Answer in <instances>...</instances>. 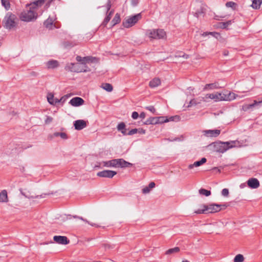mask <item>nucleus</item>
Masks as SVG:
<instances>
[{
    "label": "nucleus",
    "mask_w": 262,
    "mask_h": 262,
    "mask_svg": "<svg viewBox=\"0 0 262 262\" xmlns=\"http://www.w3.org/2000/svg\"><path fill=\"white\" fill-rule=\"evenodd\" d=\"M146 34L151 39H157L163 38L166 35V33L162 29H152L147 30Z\"/></svg>",
    "instance_id": "0eeeda50"
},
{
    "label": "nucleus",
    "mask_w": 262,
    "mask_h": 262,
    "mask_svg": "<svg viewBox=\"0 0 262 262\" xmlns=\"http://www.w3.org/2000/svg\"><path fill=\"white\" fill-rule=\"evenodd\" d=\"M74 218H78V219H80V220L85 222V223H88L89 225H90L92 226H95V227H99V226H98V225H97L96 224H93V223H90L88 221H87L86 220H84V219H83L82 217H78V216H74Z\"/></svg>",
    "instance_id": "a19ab883"
},
{
    "label": "nucleus",
    "mask_w": 262,
    "mask_h": 262,
    "mask_svg": "<svg viewBox=\"0 0 262 262\" xmlns=\"http://www.w3.org/2000/svg\"><path fill=\"white\" fill-rule=\"evenodd\" d=\"M76 60L77 61L81 62V64L83 65L84 64V57H82L80 56H77L76 57Z\"/></svg>",
    "instance_id": "de8ad7c7"
},
{
    "label": "nucleus",
    "mask_w": 262,
    "mask_h": 262,
    "mask_svg": "<svg viewBox=\"0 0 262 262\" xmlns=\"http://www.w3.org/2000/svg\"><path fill=\"white\" fill-rule=\"evenodd\" d=\"M8 201L7 192L6 190H3L0 192V202H7Z\"/></svg>",
    "instance_id": "a878e982"
},
{
    "label": "nucleus",
    "mask_w": 262,
    "mask_h": 262,
    "mask_svg": "<svg viewBox=\"0 0 262 262\" xmlns=\"http://www.w3.org/2000/svg\"><path fill=\"white\" fill-rule=\"evenodd\" d=\"M146 108L153 113H155L156 112V110L153 106H147Z\"/></svg>",
    "instance_id": "603ef678"
},
{
    "label": "nucleus",
    "mask_w": 262,
    "mask_h": 262,
    "mask_svg": "<svg viewBox=\"0 0 262 262\" xmlns=\"http://www.w3.org/2000/svg\"><path fill=\"white\" fill-rule=\"evenodd\" d=\"M251 108H252V105H251V104H246L243 106V110L244 111H246Z\"/></svg>",
    "instance_id": "3c124183"
},
{
    "label": "nucleus",
    "mask_w": 262,
    "mask_h": 262,
    "mask_svg": "<svg viewBox=\"0 0 262 262\" xmlns=\"http://www.w3.org/2000/svg\"><path fill=\"white\" fill-rule=\"evenodd\" d=\"M247 185L251 188L256 189L259 186V182L256 178H251L248 180Z\"/></svg>",
    "instance_id": "ddd939ff"
},
{
    "label": "nucleus",
    "mask_w": 262,
    "mask_h": 262,
    "mask_svg": "<svg viewBox=\"0 0 262 262\" xmlns=\"http://www.w3.org/2000/svg\"><path fill=\"white\" fill-rule=\"evenodd\" d=\"M233 21L231 20H228L226 22L220 23L219 27L222 29H227L228 27L230 26Z\"/></svg>",
    "instance_id": "c85d7f7f"
},
{
    "label": "nucleus",
    "mask_w": 262,
    "mask_h": 262,
    "mask_svg": "<svg viewBox=\"0 0 262 262\" xmlns=\"http://www.w3.org/2000/svg\"><path fill=\"white\" fill-rule=\"evenodd\" d=\"M177 56L183 57L185 58L186 59L188 58V55H186V54H184L183 55H181V54H180L179 55H178Z\"/></svg>",
    "instance_id": "0e129e2a"
},
{
    "label": "nucleus",
    "mask_w": 262,
    "mask_h": 262,
    "mask_svg": "<svg viewBox=\"0 0 262 262\" xmlns=\"http://www.w3.org/2000/svg\"><path fill=\"white\" fill-rule=\"evenodd\" d=\"M157 124L159 123H163L165 122H168L170 121L173 120V117H171L169 119H168L166 117H157Z\"/></svg>",
    "instance_id": "b1692460"
},
{
    "label": "nucleus",
    "mask_w": 262,
    "mask_h": 262,
    "mask_svg": "<svg viewBox=\"0 0 262 262\" xmlns=\"http://www.w3.org/2000/svg\"><path fill=\"white\" fill-rule=\"evenodd\" d=\"M120 22V15L118 13H116L112 21L113 26H115V25L119 23Z\"/></svg>",
    "instance_id": "f704fd0d"
},
{
    "label": "nucleus",
    "mask_w": 262,
    "mask_h": 262,
    "mask_svg": "<svg viewBox=\"0 0 262 262\" xmlns=\"http://www.w3.org/2000/svg\"><path fill=\"white\" fill-rule=\"evenodd\" d=\"M53 239L56 243L61 245H67L70 242L68 238L64 236L55 235L53 237Z\"/></svg>",
    "instance_id": "9b49d317"
},
{
    "label": "nucleus",
    "mask_w": 262,
    "mask_h": 262,
    "mask_svg": "<svg viewBox=\"0 0 262 262\" xmlns=\"http://www.w3.org/2000/svg\"><path fill=\"white\" fill-rule=\"evenodd\" d=\"M205 9L203 8H201L200 10H199L196 11L195 13V15L198 17H199L201 14H203L204 13Z\"/></svg>",
    "instance_id": "c03bdc74"
},
{
    "label": "nucleus",
    "mask_w": 262,
    "mask_h": 262,
    "mask_svg": "<svg viewBox=\"0 0 262 262\" xmlns=\"http://www.w3.org/2000/svg\"><path fill=\"white\" fill-rule=\"evenodd\" d=\"M98 62V59L96 57H93L91 56H86L84 57V64L83 65L85 66L86 63L89 62Z\"/></svg>",
    "instance_id": "bb28decb"
},
{
    "label": "nucleus",
    "mask_w": 262,
    "mask_h": 262,
    "mask_svg": "<svg viewBox=\"0 0 262 262\" xmlns=\"http://www.w3.org/2000/svg\"><path fill=\"white\" fill-rule=\"evenodd\" d=\"M101 88L107 92H112L113 91V86L108 83H103L101 85Z\"/></svg>",
    "instance_id": "2f4dec72"
},
{
    "label": "nucleus",
    "mask_w": 262,
    "mask_h": 262,
    "mask_svg": "<svg viewBox=\"0 0 262 262\" xmlns=\"http://www.w3.org/2000/svg\"><path fill=\"white\" fill-rule=\"evenodd\" d=\"M200 194L205 195L206 196H209L211 194V192L209 190L201 188L199 190Z\"/></svg>",
    "instance_id": "58836bf2"
},
{
    "label": "nucleus",
    "mask_w": 262,
    "mask_h": 262,
    "mask_svg": "<svg viewBox=\"0 0 262 262\" xmlns=\"http://www.w3.org/2000/svg\"><path fill=\"white\" fill-rule=\"evenodd\" d=\"M238 97V95L233 92H229L227 94L223 93V101H232Z\"/></svg>",
    "instance_id": "dca6fc26"
},
{
    "label": "nucleus",
    "mask_w": 262,
    "mask_h": 262,
    "mask_svg": "<svg viewBox=\"0 0 262 262\" xmlns=\"http://www.w3.org/2000/svg\"><path fill=\"white\" fill-rule=\"evenodd\" d=\"M140 117L142 119H144L145 117V114L144 112L141 113L140 114Z\"/></svg>",
    "instance_id": "e2e57ef3"
},
{
    "label": "nucleus",
    "mask_w": 262,
    "mask_h": 262,
    "mask_svg": "<svg viewBox=\"0 0 262 262\" xmlns=\"http://www.w3.org/2000/svg\"><path fill=\"white\" fill-rule=\"evenodd\" d=\"M112 16L110 15L107 14V16L104 18L102 25L104 26H106L107 23L110 21Z\"/></svg>",
    "instance_id": "79ce46f5"
},
{
    "label": "nucleus",
    "mask_w": 262,
    "mask_h": 262,
    "mask_svg": "<svg viewBox=\"0 0 262 262\" xmlns=\"http://www.w3.org/2000/svg\"><path fill=\"white\" fill-rule=\"evenodd\" d=\"M150 191V189L148 186H146L142 189V192L144 194L148 193Z\"/></svg>",
    "instance_id": "a18cd8bd"
},
{
    "label": "nucleus",
    "mask_w": 262,
    "mask_h": 262,
    "mask_svg": "<svg viewBox=\"0 0 262 262\" xmlns=\"http://www.w3.org/2000/svg\"><path fill=\"white\" fill-rule=\"evenodd\" d=\"M125 127V124L124 122H121L119 124H118L117 128L118 130L121 132L122 130L124 129Z\"/></svg>",
    "instance_id": "37998d69"
},
{
    "label": "nucleus",
    "mask_w": 262,
    "mask_h": 262,
    "mask_svg": "<svg viewBox=\"0 0 262 262\" xmlns=\"http://www.w3.org/2000/svg\"><path fill=\"white\" fill-rule=\"evenodd\" d=\"M116 174L117 172L115 171L105 170L98 172L97 175L100 177L112 178Z\"/></svg>",
    "instance_id": "1a4fd4ad"
},
{
    "label": "nucleus",
    "mask_w": 262,
    "mask_h": 262,
    "mask_svg": "<svg viewBox=\"0 0 262 262\" xmlns=\"http://www.w3.org/2000/svg\"><path fill=\"white\" fill-rule=\"evenodd\" d=\"M74 125L77 130H81L86 126V123L83 120H78L74 122Z\"/></svg>",
    "instance_id": "f3484780"
},
{
    "label": "nucleus",
    "mask_w": 262,
    "mask_h": 262,
    "mask_svg": "<svg viewBox=\"0 0 262 262\" xmlns=\"http://www.w3.org/2000/svg\"><path fill=\"white\" fill-rule=\"evenodd\" d=\"M141 13H138L134 16L126 18L123 21V26L126 28H130L135 25L140 19H141Z\"/></svg>",
    "instance_id": "423d86ee"
},
{
    "label": "nucleus",
    "mask_w": 262,
    "mask_h": 262,
    "mask_svg": "<svg viewBox=\"0 0 262 262\" xmlns=\"http://www.w3.org/2000/svg\"><path fill=\"white\" fill-rule=\"evenodd\" d=\"M219 88L218 84L216 83L207 84L203 88L204 91L212 90Z\"/></svg>",
    "instance_id": "393cba45"
},
{
    "label": "nucleus",
    "mask_w": 262,
    "mask_h": 262,
    "mask_svg": "<svg viewBox=\"0 0 262 262\" xmlns=\"http://www.w3.org/2000/svg\"><path fill=\"white\" fill-rule=\"evenodd\" d=\"M69 103L73 106H79L83 104L84 100L80 97H76L71 99Z\"/></svg>",
    "instance_id": "f8f14e48"
},
{
    "label": "nucleus",
    "mask_w": 262,
    "mask_h": 262,
    "mask_svg": "<svg viewBox=\"0 0 262 262\" xmlns=\"http://www.w3.org/2000/svg\"><path fill=\"white\" fill-rule=\"evenodd\" d=\"M47 100L49 103L52 105H55L59 103V99L54 98V95L52 93H49L48 94Z\"/></svg>",
    "instance_id": "6ab92c4d"
},
{
    "label": "nucleus",
    "mask_w": 262,
    "mask_h": 262,
    "mask_svg": "<svg viewBox=\"0 0 262 262\" xmlns=\"http://www.w3.org/2000/svg\"><path fill=\"white\" fill-rule=\"evenodd\" d=\"M221 205L216 204L209 205H201V208L194 211L196 214L213 213L220 211L221 210Z\"/></svg>",
    "instance_id": "f03ea898"
},
{
    "label": "nucleus",
    "mask_w": 262,
    "mask_h": 262,
    "mask_svg": "<svg viewBox=\"0 0 262 262\" xmlns=\"http://www.w3.org/2000/svg\"><path fill=\"white\" fill-rule=\"evenodd\" d=\"M180 248L178 247L173 248L169 249L165 252V254L170 255L174 253H178L180 251Z\"/></svg>",
    "instance_id": "473e14b6"
},
{
    "label": "nucleus",
    "mask_w": 262,
    "mask_h": 262,
    "mask_svg": "<svg viewBox=\"0 0 262 262\" xmlns=\"http://www.w3.org/2000/svg\"><path fill=\"white\" fill-rule=\"evenodd\" d=\"M243 97V96L238 95V97L237 98H242Z\"/></svg>",
    "instance_id": "774afa93"
},
{
    "label": "nucleus",
    "mask_w": 262,
    "mask_h": 262,
    "mask_svg": "<svg viewBox=\"0 0 262 262\" xmlns=\"http://www.w3.org/2000/svg\"><path fill=\"white\" fill-rule=\"evenodd\" d=\"M215 151L224 153L229 149L239 146V142L237 140L227 142H217L213 143Z\"/></svg>",
    "instance_id": "f257e3e1"
},
{
    "label": "nucleus",
    "mask_w": 262,
    "mask_h": 262,
    "mask_svg": "<svg viewBox=\"0 0 262 262\" xmlns=\"http://www.w3.org/2000/svg\"><path fill=\"white\" fill-rule=\"evenodd\" d=\"M157 117H150L144 123L145 124H157Z\"/></svg>",
    "instance_id": "72a5a7b5"
},
{
    "label": "nucleus",
    "mask_w": 262,
    "mask_h": 262,
    "mask_svg": "<svg viewBox=\"0 0 262 262\" xmlns=\"http://www.w3.org/2000/svg\"><path fill=\"white\" fill-rule=\"evenodd\" d=\"M116 159L103 162V166L106 167H116Z\"/></svg>",
    "instance_id": "4be33fe9"
},
{
    "label": "nucleus",
    "mask_w": 262,
    "mask_h": 262,
    "mask_svg": "<svg viewBox=\"0 0 262 262\" xmlns=\"http://www.w3.org/2000/svg\"><path fill=\"white\" fill-rule=\"evenodd\" d=\"M68 97V95H65V96L62 97L60 99H59V102H64L66 100V99H67Z\"/></svg>",
    "instance_id": "13d9d810"
},
{
    "label": "nucleus",
    "mask_w": 262,
    "mask_h": 262,
    "mask_svg": "<svg viewBox=\"0 0 262 262\" xmlns=\"http://www.w3.org/2000/svg\"><path fill=\"white\" fill-rule=\"evenodd\" d=\"M121 133L123 135H127V133H126V129H124L123 130H122V131H121Z\"/></svg>",
    "instance_id": "69168bd1"
},
{
    "label": "nucleus",
    "mask_w": 262,
    "mask_h": 262,
    "mask_svg": "<svg viewBox=\"0 0 262 262\" xmlns=\"http://www.w3.org/2000/svg\"><path fill=\"white\" fill-rule=\"evenodd\" d=\"M54 19L49 17L45 22L44 25L47 28L52 29Z\"/></svg>",
    "instance_id": "cd10ccee"
},
{
    "label": "nucleus",
    "mask_w": 262,
    "mask_h": 262,
    "mask_svg": "<svg viewBox=\"0 0 262 262\" xmlns=\"http://www.w3.org/2000/svg\"><path fill=\"white\" fill-rule=\"evenodd\" d=\"M237 5L233 2H228L226 3V6L228 8H231L233 10H235Z\"/></svg>",
    "instance_id": "ea45409f"
},
{
    "label": "nucleus",
    "mask_w": 262,
    "mask_h": 262,
    "mask_svg": "<svg viewBox=\"0 0 262 262\" xmlns=\"http://www.w3.org/2000/svg\"><path fill=\"white\" fill-rule=\"evenodd\" d=\"M66 70L72 72H86L90 71L86 66L81 64L80 63H70L67 64L65 67Z\"/></svg>",
    "instance_id": "39448f33"
},
{
    "label": "nucleus",
    "mask_w": 262,
    "mask_h": 262,
    "mask_svg": "<svg viewBox=\"0 0 262 262\" xmlns=\"http://www.w3.org/2000/svg\"><path fill=\"white\" fill-rule=\"evenodd\" d=\"M53 121V118L50 116H47L46 119L45 120L46 124H50Z\"/></svg>",
    "instance_id": "8fccbe9b"
},
{
    "label": "nucleus",
    "mask_w": 262,
    "mask_h": 262,
    "mask_svg": "<svg viewBox=\"0 0 262 262\" xmlns=\"http://www.w3.org/2000/svg\"><path fill=\"white\" fill-rule=\"evenodd\" d=\"M206 161H207V160L205 158H203L201 159V160L200 161H196L193 164L189 165L188 168L192 169L194 167L200 166L202 165V164H204L205 163H206Z\"/></svg>",
    "instance_id": "412c9836"
},
{
    "label": "nucleus",
    "mask_w": 262,
    "mask_h": 262,
    "mask_svg": "<svg viewBox=\"0 0 262 262\" xmlns=\"http://www.w3.org/2000/svg\"><path fill=\"white\" fill-rule=\"evenodd\" d=\"M138 131V129L137 128L132 129L127 133V135H133L137 133Z\"/></svg>",
    "instance_id": "09e8293b"
},
{
    "label": "nucleus",
    "mask_w": 262,
    "mask_h": 262,
    "mask_svg": "<svg viewBox=\"0 0 262 262\" xmlns=\"http://www.w3.org/2000/svg\"><path fill=\"white\" fill-rule=\"evenodd\" d=\"M46 66L48 69H53L57 68L59 66V63L56 60H50L46 62Z\"/></svg>",
    "instance_id": "a211bd4d"
},
{
    "label": "nucleus",
    "mask_w": 262,
    "mask_h": 262,
    "mask_svg": "<svg viewBox=\"0 0 262 262\" xmlns=\"http://www.w3.org/2000/svg\"><path fill=\"white\" fill-rule=\"evenodd\" d=\"M54 137H60L62 139L66 140L68 138L66 133L63 132H55L53 134Z\"/></svg>",
    "instance_id": "c756f323"
},
{
    "label": "nucleus",
    "mask_w": 262,
    "mask_h": 262,
    "mask_svg": "<svg viewBox=\"0 0 262 262\" xmlns=\"http://www.w3.org/2000/svg\"><path fill=\"white\" fill-rule=\"evenodd\" d=\"M208 34H209V32H204V33L202 34V35H203V36H206V35H207Z\"/></svg>",
    "instance_id": "338daca9"
},
{
    "label": "nucleus",
    "mask_w": 262,
    "mask_h": 262,
    "mask_svg": "<svg viewBox=\"0 0 262 262\" xmlns=\"http://www.w3.org/2000/svg\"><path fill=\"white\" fill-rule=\"evenodd\" d=\"M16 17L12 13H8L3 21L4 27L9 30H11L16 26Z\"/></svg>",
    "instance_id": "20e7f679"
},
{
    "label": "nucleus",
    "mask_w": 262,
    "mask_h": 262,
    "mask_svg": "<svg viewBox=\"0 0 262 262\" xmlns=\"http://www.w3.org/2000/svg\"><path fill=\"white\" fill-rule=\"evenodd\" d=\"M148 186L151 190L152 188H153L155 187V183L153 182H151L149 184Z\"/></svg>",
    "instance_id": "052dcab7"
},
{
    "label": "nucleus",
    "mask_w": 262,
    "mask_h": 262,
    "mask_svg": "<svg viewBox=\"0 0 262 262\" xmlns=\"http://www.w3.org/2000/svg\"><path fill=\"white\" fill-rule=\"evenodd\" d=\"M204 136L208 137H216L221 133L220 129H213V130H205L203 131Z\"/></svg>",
    "instance_id": "9d476101"
},
{
    "label": "nucleus",
    "mask_w": 262,
    "mask_h": 262,
    "mask_svg": "<svg viewBox=\"0 0 262 262\" xmlns=\"http://www.w3.org/2000/svg\"><path fill=\"white\" fill-rule=\"evenodd\" d=\"M20 192L22 195H23L25 197L28 198V199L44 198H45V196L47 195V194H42L40 195L33 196V195H31L30 194V192L29 191L27 193H26L23 191H20Z\"/></svg>",
    "instance_id": "aec40b11"
},
{
    "label": "nucleus",
    "mask_w": 262,
    "mask_h": 262,
    "mask_svg": "<svg viewBox=\"0 0 262 262\" xmlns=\"http://www.w3.org/2000/svg\"><path fill=\"white\" fill-rule=\"evenodd\" d=\"M261 3L262 0H253L251 7L254 9H257L260 7Z\"/></svg>",
    "instance_id": "7c9ffc66"
},
{
    "label": "nucleus",
    "mask_w": 262,
    "mask_h": 262,
    "mask_svg": "<svg viewBox=\"0 0 262 262\" xmlns=\"http://www.w3.org/2000/svg\"><path fill=\"white\" fill-rule=\"evenodd\" d=\"M111 6H112V5H111V1L110 0H108L106 4V5L105 10H106V13H107V14L110 15V16H112V15H113V14L114 13V10H111L110 12H108V11L110 10L111 8Z\"/></svg>",
    "instance_id": "c9c22d12"
},
{
    "label": "nucleus",
    "mask_w": 262,
    "mask_h": 262,
    "mask_svg": "<svg viewBox=\"0 0 262 262\" xmlns=\"http://www.w3.org/2000/svg\"><path fill=\"white\" fill-rule=\"evenodd\" d=\"M116 167L125 168L131 166L132 164L123 159H116Z\"/></svg>",
    "instance_id": "2eb2a0df"
},
{
    "label": "nucleus",
    "mask_w": 262,
    "mask_h": 262,
    "mask_svg": "<svg viewBox=\"0 0 262 262\" xmlns=\"http://www.w3.org/2000/svg\"><path fill=\"white\" fill-rule=\"evenodd\" d=\"M45 0H38L36 2L34 3V4L37 5H41L45 2Z\"/></svg>",
    "instance_id": "4d7b16f0"
},
{
    "label": "nucleus",
    "mask_w": 262,
    "mask_h": 262,
    "mask_svg": "<svg viewBox=\"0 0 262 262\" xmlns=\"http://www.w3.org/2000/svg\"><path fill=\"white\" fill-rule=\"evenodd\" d=\"M2 5L5 7L6 10H8L10 8L9 0H1Z\"/></svg>",
    "instance_id": "4c0bfd02"
},
{
    "label": "nucleus",
    "mask_w": 262,
    "mask_h": 262,
    "mask_svg": "<svg viewBox=\"0 0 262 262\" xmlns=\"http://www.w3.org/2000/svg\"><path fill=\"white\" fill-rule=\"evenodd\" d=\"M138 133L141 134H145V130L142 129V128H139L138 129Z\"/></svg>",
    "instance_id": "680f3d73"
},
{
    "label": "nucleus",
    "mask_w": 262,
    "mask_h": 262,
    "mask_svg": "<svg viewBox=\"0 0 262 262\" xmlns=\"http://www.w3.org/2000/svg\"><path fill=\"white\" fill-rule=\"evenodd\" d=\"M148 186L151 190L152 188H153L155 187V183L153 182H151L149 184Z\"/></svg>",
    "instance_id": "bf43d9fd"
},
{
    "label": "nucleus",
    "mask_w": 262,
    "mask_h": 262,
    "mask_svg": "<svg viewBox=\"0 0 262 262\" xmlns=\"http://www.w3.org/2000/svg\"><path fill=\"white\" fill-rule=\"evenodd\" d=\"M209 99L213 100L215 102L223 101V93L216 92L206 94L205 95V102H208Z\"/></svg>",
    "instance_id": "6e6552de"
},
{
    "label": "nucleus",
    "mask_w": 262,
    "mask_h": 262,
    "mask_svg": "<svg viewBox=\"0 0 262 262\" xmlns=\"http://www.w3.org/2000/svg\"><path fill=\"white\" fill-rule=\"evenodd\" d=\"M202 102H205V96L203 97H199L198 98L193 99L189 101L188 107L192 106H195L200 104Z\"/></svg>",
    "instance_id": "4468645a"
},
{
    "label": "nucleus",
    "mask_w": 262,
    "mask_h": 262,
    "mask_svg": "<svg viewBox=\"0 0 262 262\" xmlns=\"http://www.w3.org/2000/svg\"><path fill=\"white\" fill-rule=\"evenodd\" d=\"M160 84V79L158 78H155L149 82V85L150 88H155L158 86Z\"/></svg>",
    "instance_id": "5701e85b"
},
{
    "label": "nucleus",
    "mask_w": 262,
    "mask_h": 262,
    "mask_svg": "<svg viewBox=\"0 0 262 262\" xmlns=\"http://www.w3.org/2000/svg\"><path fill=\"white\" fill-rule=\"evenodd\" d=\"M139 117V114L137 112H134L133 113H132V117L134 119H136L138 118V117Z\"/></svg>",
    "instance_id": "6e6d98bb"
},
{
    "label": "nucleus",
    "mask_w": 262,
    "mask_h": 262,
    "mask_svg": "<svg viewBox=\"0 0 262 262\" xmlns=\"http://www.w3.org/2000/svg\"><path fill=\"white\" fill-rule=\"evenodd\" d=\"M244 260V257L241 254L236 255L234 258V262H243Z\"/></svg>",
    "instance_id": "e433bc0d"
},
{
    "label": "nucleus",
    "mask_w": 262,
    "mask_h": 262,
    "mask_svg": "<svg viewBox=\"0 0 262 262\" xmlns=\"http://www.w3.org/2000/svg\"><path fill=\"white\" fill-rule=\"evenodd\" d=\"M222 194L224 196H227L229 195V190L227 188H224L222 191Z\"/></svg>",
    "instance_id": "49530a36"
},
{
    "label": "nucleus",
    "mask_w": 262,
    "mask_h": 262,
    "mask_svg": "<svg viewBox=\"0 0 262 262\" xmlns=\"http://www.w3.org/2000/svg\"><path fill=\"white\" fill-rule=\"evenodd\" d=\"M209 34L212 35L213 36H214L216 38H218V37L220 36V34L219 33L214 32H209Z\"/></svg>",
    "instance_id": "5fc2aeb1"
},
{
    "label": "nucleus",
    "mask_w": 262,
    "mask_h": 262,
    "mask_svg": "<svg viewBox=\"0 0 262 262\" xmlns=\"http://www.w3.org/2000/svg\"><path fill=\"white\" fill-rule=\"evenodd\" d=\"M261 103H262V99L259 101L254 100L253 103L251 104V105H252V107H254V106L258 105Z\"/></svg>",
    "instance_id": "864d4df0"
},
{
    "label": "nucleus",
    "mask_w": 262,
    "mask_h": 262,
    "mask_svg": "<svg viewBox=\"0 0 262 262\" xmlns=\"http://www.w3.org/2000/svg\"><path fill=\"white\" fill-rule=\"evenodd\" d=\"M37 14L34 8L23 11L19 15V18L21 21L29 22L36 19Z\"/></svg>",
    "instance_id": "7ed1b4c3"
}]
</instances>
